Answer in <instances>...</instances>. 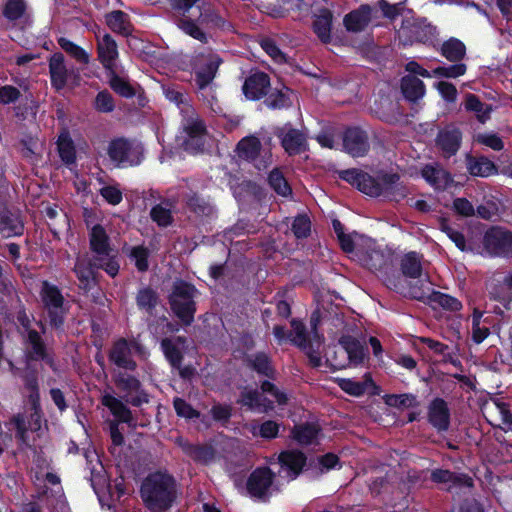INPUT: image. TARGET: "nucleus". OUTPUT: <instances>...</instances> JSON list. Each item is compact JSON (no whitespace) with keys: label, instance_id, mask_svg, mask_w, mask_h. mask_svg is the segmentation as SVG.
<instances>
[{"label":"nucleus","instance_id":"f257e3e1","mask_svg":"<svg viewBox=\"0 0 512 512\" xmlns=\"http://www.w3.org/2000/svg\"><path fill=\"white\" fill-rule=\"evenodd\" d=\"M163 93L170 102L180 108L183 114V130L179 136L181 146L191 152L200 150L204 145L205 126L190 105L188 95L184 90L172 86H164Z\"/></svg>","mask_w":512,"mask_h":512},{"label":"nucleus","instance_id":"f03ea898","mask_svg":"<svg viewBox=\"0 0 512 512\" xmlns=\"http://www.w3.org/2000/svg\"><path fill=\"white\" fill-rule=\"evenodd\" d=\"M141 497L152 512L169 508L174 499L173 479L160 472L149 475L142 484Z\"/></svg>","mask_w":512,"mask_h":512},{"label":"nucleus","instance_id":"7ed1b4c3","mask_svg":"<svg viewBox=\"0 0 512 512\" xmlns=\"http://www.w3.org/2000/svg\"><path fill=\"white\" fill-rule=\"evenodd\" d=\"M109 159L116 167L127 168L139 165L144 159V148L136 140L117 138L107 147Z\"/></svg>","mask_w":512,"mask_h":512},{"label":"nucleus","instance_id":"20e7f679","mask_svg":"<svg viewBox=\"0 0 512 512\" xmlns=\"http://www.w3.org/2000/svg\"><path fill=\"white\" fill-rule=\"evenodd\" d=\"M357 187L369 196L385 195L395 200L404 197L406 193L405 188L399 184V177L396 174H386L376 179L367 173H363Z\"/></svg>","mask_w":512,"mask_h":512},{"label":"nucleus","instance_id":"39448f33","mask_svg":"<svg viewBox=\"0 0 512 512\" xmlns=\"http://www.w3.org/2000/svg\"><path fill=\"white\" fill-rule=\"evenodd\" d=\"M197 290L190 284L177 281L170 295V306L174 314L186 325L192 323L196 311L194 298Z\"/></svg>","mask_w":512,"mask_h":512},{"label":"nucleus","instance_id":"423d86ee","mask_svg":"<svg viewBox=\"0 0 512 512\" xmlns=\"http://www.w3.org/2000/svg\"><path fill=\"white\" fill-rule=\"evenodd\" d=\"M41 296L45 307L49 311L51 323L55 326L60 325L64 312V298L61 292L56 286L43 282Z\"/></svg>","mask_w":512,"mask_h":512},{"label":"nucleus","instance_id":"0eeeda50","mask_svg":"<svg viewBox=\"0 0 512 512\" xmlns=\"http://www.w3.org/2000/svg\"><path fill=\"white\" fill-rule=\"evenodd\" d=\"M484 244L487 251L493 255H510L512 254V232L493 228L486 233Z\"/></svg>","mask_w":512,"mask_h":512},{"label":"nucleus","instance_id":"6e6552de","mask_svg":"<svg viewBox=\"0 0 512 512\" xmlns=\"http://www.w3.org/2000/svg\"><path fill=\"white\" fill-rule=\"evenodd\" d=\"M363 243L362 248H358L357 257L371 270H381L387 262V256L376 247L375 242L368 237H358V243Z\"/></svg>","mask_w":512,"mask_h":512},{"label":"nucleus","instance_id":"1a4fd4ad","mask_svg":"<svg viewBox=\"0 0 512 512\" xmlns=\"http://www.w3.org/2000/svg\"><path fill=\"white\" fill-rule=\"evenodd\" d=\"M221 58L216 54H209L201 59V63L196 65V84L201 91H207L211 94V82L215 78Z\"/></svg>","mask_w":512,"mask_h":512},{"label":"nucleus","instance_id":"9d476101","mask_svg":"<svg viewBox=\"0 0 512 512\" xmlns=\"http://www.w3.org/2000/svg\"><path fill=\"white\" fill-rule=\"evenodd\" d=\"M281 140V145L289 155H297L307 149V139L304 133L290 126L278 128L275 132Z\"/></svg>","mask_w":512,"mask_h":512},{"label":"nucleus","instance_id":"9b49d317","mask_svg":"<svg viewBox=\"0 0 512 512\" xmlns=\"http://www.w3.org/2000/svg\"><path fill=\"white\" fill-rule=\"evenodd\" d=\"M273 473L268 468L253 471L247 481V490L252 497L266 499L270 494Z\"/></svg>","mask_w":512,"mask_h":512},{"label":"nucleus","instance_id":"f8f14e48","mask_svg":"<svg viewBox=\"0 0 512 512\" xmlns=\"http://www.w3.org/2000/svg\"><path fill=\"white\" fill-rule=\"evenodd\" d=\"M96 39L98 60L108 72H113L116 69V60L119 56L116 41L107 33L102 36L97 34Z\"/></svg>","mask_w":512,"mask_h":512},{"label":"nucleus","instance_id":"ddd939ff","mask_svg":"<svg viewBox=\"0 0 512 512\" xmlns=\"http://www.w3.org/2000/svg\"><path fill=\"white\" fill-rule=\"evenodd\" d=\"M398 35L404 44L417 42H425L432 35V27L426 25L422 21H411L409 19L403 21Z\"/></svg>","mask_w":512,"mask_h":512},{"label":"nucleus","instance_id":"4468645a","mask_svg":"<svg viewBox=\"0 0 512 512\" xmlns=\"http://www.w3.org/2000/svg\"><path fill=\"white\" fill-rule=\"evenodd\" d=\"M199 0H178L176 7L182 11V17L178 20V27L187 35L193 37L200 42H207V35L201 30L199 25L191 20L186 13L193 7Z\"/></svg>","mask_w":512,"mask_h":512},{"label":"nucleus","instance_id":"2eb2a0df","mask_svg":"<svg viewBox=\"0 0 512 512\" xmlns=\"http://www.w3.org/2000/svg\"><path fill=\"white\" fill-rule=\"evenodd\" d=\"M345 151L352 157L364 156L368 149V137L359 128H350L346 131L343 139Z\"/></svg>","mask_w":512,"mask_h":512},{"label":"nucleus","instance_id":"dca6fc26","mask_svg":"<svg viewBox=\"0 0 512 512\" xmlns=\"http://www.w3.org/2000/svg\"><path fill=\"white\" fill-rule=\"evenodd\" d=\"M270 88L267 74L256 72L251 74L243 84V93L247 99L257 100L265 96Z\"/></svg>","mask_w":512,"mask_h":512},{"label":"nucleus","instance_id":"f3484780","mask_svg":"<svg viewBox=\"0 0 512 512\" xmlns=\"http://www.w3.org/2000/svg\"><path fill=\"white\" fill-rule=\"evenodd\" d=\"M431 479L435 483L444 484L447 490L462 487L470 488L473 486L471 477L465 474H456L449 470L436 469L432 471Z\"/></svg>","mask_w":512,"mask_h":512},{"label":"nucleus","instance_id":"a211bd4d","mask_svg":"<svg viewBox=\"0 0 512 512\" xmlns=\"http://www.w3.org/2000/svg\"><path fill=\"white\" fill-rule=\"evenodd\" d=\"M279 462L283 472H286L287 477L295 479L306 463V457L301 451L288 450L279 455Z\"/></svg>","mask_w":512,"mask_h":512},{"label":"nucleus","instance_id":"6ab92c4d","mask_svg":"<svg viewBox=\"0 0 512 512\" xmlns=\"http://www.w3.org/2000/svg\"><path fill=\"white\" fill-rule=\"evenodd\" d=\"M112 363L126 370H134L136 363L132 359L131 345L125 339L116 341L109 353Z\"/></svg>","mask_w":512,"mask_h":512},{"label":"nucleus","instance_id":"aec40b11","mask_svg":"<svg viewBox=\"0 0 512 512\" xmlns=\"http://www.w3.org/2000/svg\"><path fill=\"white\" fill-rule=\"evenodd\" d=\"M49 73L51 85L57 90H62L67 83L69 70L66 67L64 56L61 53H55L49 60Z\"/></svg>","mask_w":512,"mask_h":512},{"label":"nucleus","instance_id":"412c9836","mask_svg":"<svg viewBox=\"0 0 512 512\" xmlns=\"http://www.w3.org/2000/svg\"><path fill=\"white\" fill-rule=\"evenodd\" d=\"M33 412L30 414L28 420L21 415L18 414L14 416L12 422L14 423L17 429V435L23 443H27L26 433L27 431H39L41 429V415L39 410V403L36 407L32 406Z\"/></svg>","mask_w":512,"mask_h":512},{"label":"nucleus","instance_id":"4be33fe9","mask_svg":"<svg viewBox=\"0 0 512 512\" xmlns=\"http://www.w3.org/2000/svg\"><path fill=\"white\" fill-rule=\"evenodd\" d=\"M421 174L436 189H444L452 182L450 174L437 163L425 165L422 168Z\"/></svg>","mask_w":512,"mask_h":512},{"label":"nucleus","instance_id":"5701e85b","mask_svg":"<svg viewBox=\"0 0 512 512\" xmlns=\"http://www.w3.org/2000/svg\"><path fill=\"white\" fill-rule=\"evenodd\" d=\"M449 410L442 399H434L428 410L429 422L439 431H445L449 427Z\"/></svg>","mask_w":512,"mask_h":512},{"label":"nucleus","instance_id":"b1692460","mask_svg":"<svg viewBox=\"0 0 512 512\" xmlns=\"http://www.w3.org/2000/svg\"><path fill=\"white\" fill-rule=\"evenodd\" d=\"M90 245L95 253V257L99 256V259H106L105 257L109 256V253L112 252L106 231L100 225H95L91 228Z\"/></svg>","mask_w":512,"mask_h":512},{"label":"nucleus","instance_id":"393cba45","mask_svg":"<svg viewBox=\"0 0 512 512\" xmlns=\"http://www.w3.org/2000/svg\"><path fill=\"white\" fill-rule=\"evenodd\" d=\"M291 327L292 331L289 337L291 338V341L301 349L306 350L310 347L312 348L314 343H316L317 346L321 345V340L317 332H314L313 338H310L306 333L303 323L292 320Z\"/></svg>","mask_w":512,"mask_h":512},{"label":"nucleus","instance_id":"a878e982","mask_svg":"<svg viewBox=\"0 0 512 512\" xmlns=\"http://www.w3.org/2000/svg\"><path fill=\"white\" fill-rule=\"evenodd\" d=\"M370 18V7L363 5L358 10L347 14L344 18V24L347 30L352 32H359L368 25Z\"/></svg>","mask_w":512,"mask_h":512},{"label":"nucleus","instance_id":"bb28decb","mask_svg":"<svg viewBox=\"0 0 512 512\" xmlns=\"http://www.w3.org/2000/svg\"><path fill=\"white\" fill-rule=\"evenodd\" d=\"M102 404L110 410L115 418H117V422L128 424L132 423L133 417L131 411L118 398L110 394H106L102 397Z\"/></svg>","mask_w":512,"mask_h":512},{"label":"nucleus","instance_id":"cd10ccee","mask_svg":"<svg viewBox=\"0 0 512 512\" xmlns=\"http://www.w3.org/2000/svg\"><path fill=\"white\" fill-rule=\"evenodd\" d=\"M466 165L473 176L489 177L497 174L495 164L486 157H468Z\"/></svg>","mask_w":512,"mask_h":512},{"label":"nucleus","instance_id":"c85d7f7f","mask_svg":"<svg viewBox=\"0 0 512 512\" xmlns=\"http://www.w3.org/2000/svg\"><path fill=\"white\" fill-rule=\"evenodd\" d=\"M240 401L242 405L257 412H267L273 408L272 401L257 391L243 392Z\"/></svg>","mask_w":512,"mask_h":512},{"label":"nucleus","instance_id":"c756f323","mask_svg":"<svg viewBox=\"0 0 512 512\" xmlns=\"http://www.w3.org/2000/svg\"><path fill=\"white\" fill-rule=\"evenodd\" d=\"M340 344L347 353L351 364L358 365L362 363L365 358V348L357 339L351 336H343L340 339Z\"/></svg>","mask_w":512,"mask_h":512},{"label":"nucleus","instance_id":"7c9ffc66","mask_svg":"<svg viewBox=\"0 0 512 512\" xmlns=\"http://www.w3.org/2000/svg\"><path fill=\"white\" fill-rule=\"evenodd\" d=\"M461 135L459 130L455 128L445 129L441 131L437 137L438 145L447 154H455L460 145Z\"/></svg>","mask_w":512,"mask_h":512},{"label":"nucleus","instance_id":"2f4dec72","mask_svg":"<svg viewBox=\"0 0 512 512\" xmlns=\"http://www.w3.org/2000/svg\"><path fill=\"white\" fill-rule=\"evenodd\" d=\"M95 268H97V266H94V262L91 263L88 258H78L74 270L81 287L87 289L94 282Z\"/></svg>","mask_w":512,"mask_h":512},{"label":"nucleus","instance_id":"473e14b6","mask_svg":"<svg viewBox=\"0 0 512 512\" xmlns=\"http://www.w3.org/2000/svg\"><path fill=\"white\" fill-rule=\"evenodd\" d=\"M332 13L321 9L313 23L314 31L323 42H329L331 37Z\"/></svg>","mask_w":512,"mask_h":512},{"label":"nucleus","instance_id":"72a5a7b5","mask_svg":"<svg viewBox=\"0 0 512 512\" xmlns=\"http://www.w3.org/2000/svg\"><path fill=\"white\" fill-rule=\"evenodd\" d=\"M401 89L405 98L410 101H416L425 94L424 83L415 76L404 77L401 82Z\"/></svg>","mask_w":512,"mask_h":512},{"label":"nucleus","instance_id":"f704fd0d","mask_svg":"<svg viewBox=\"0 0 512 512\" xmlns=\"http://www.w3.org/2000/svg\"><path fill=\"white\" fill-rule=\"evenodd\" d=\"M401 271L403 275L410 278H420L422 276V264L420 256L416 252H409L401 259Z\"/></svg>","mask_w":512,"mask_h":512},{"label":"nucleus","instance_id":"c9c22d12","mask_svg":"<svg viewBox=\"0 0 512 512\" xmlns=\"http://www.w3.org/2000/svg\"><path fill=\"white\" fill-rule=\"evenodd\" d=\"M261 149V142L255 136H247L237 145L238 155L247 160H255Z\"/></svg>","mask_w":512,"mask_h":512},{"label":"nucleus","instance_id":"e433bc0d","mask_svg":"<svg viewBox=\"0 0 512 512\" xmlns=\"http://www.w3.org/2000/svg\"><path fill=\"white\" fill-rule=\"evenodd\" d=\"M319 429L314 424L296 426L293 430V438L300 444L308 445L317 440Z\"/></svg>","mask_w":512,"mask_h":512},{"label":"nucleus","instance_id":"4c0bfd02","mask_svg":"<svg viewBox=\"0 0 512 512\" xmlns=\"http://www.w3.org/2000/svg\"><path fill=\"white\" fill-rule=\"evenodd\" d=\"M441 53L449 61H458L465 56L466 47L460 40L451 38L443 43Z\"/></svg>","mask_w":512,"mask_h":512},{"label":"nucleus","instance_id":"58836bf2","mask_svg":"<svg viewBox=\"0 0 512 512\" xmlns=\"http://www.w3.org/2000/svg\"><path fill=\"white\" fill-rule=\"evenodd\" d=\"M106 23L116 33L128 34L130 30V24L128 16L122 11H113L106 16Z\"/></svg>","mask_w":512,"mask_h":512},{"label":"nucleus","instance_id":"ea45409f","mask_svg":"<svg viewBox=\"0 0 512 512\" xmlns=\"http://www.w3.org/2000/svg\"><path fill=\"white\" fill-rule=\"evenodd\" d=\"M22 224L19 218L12 214L0 215V234L11 237L22 232Z\"/></svg>","mask_w":512,"mask_h":512},{"label":"nucleus","instance_id":"a19ab883","mask_svg":"<svg viewBox=\"0 0 512 512\" xmlns=\"http://www.w3.org/2000/svg\"><path fill=\"white\" fill-rule=\"evenodd\" d=\"M59 46L68 53L71 57H73L76 61L87 64L89 62V54L80 46L70 41L65 37H60L58 39Z\"/></svg>","mask_w":512,"mask_h":512},{"label":"nucleus","instance_id":"79ce46f5","mask_svg":"<svg viewBox=\"0 0 512 512\" xmlns=\"http://www.w3.org/2000/svg\"><path fill=\"white\" fill-rule=\"evenodd\" d=\"M465 108L469 111H473L476 113L477 115V118L479 119V121L481 122H485L489 116H490V112H491V106L490 105H487V104H484L482 103L475 95L473 94H468L466 96V100H465Z\"/></svg>","mask_w":512,"mask_h":512},{"label":"nucleus","instance_id":"37998d69","mask_svg":"<svg viewBox=\"0 0 512 512\" xmlns=\"http://www.w3.org/2000/svg\"><path fill=\"white\" fill-rule=\"evenodd\" d=\"M270 187L280 196L287 197L291 195L292 190L283 174L278 170L274 169L271 171L268 177Z\"/></svg>","mask_w":512,"mask_h":512},{"label":"nucleus","instance_id":"c03bdc74","mask_svg":"<svg viewBox=\"0 0 512 512\" xmlns=\"http://www.w3.org/2000/svg\"><path fill=\"white\" fill-rule=\"evenodd\" d=\"M250 366L259 374L267 377H273L274 370L270 365L268 356L264 353H257L248 358Z\"/></svg>","mask_w":512,"mask_h":512},{"label":"nucleus","instance_id":"a18cd8bd","mask_svg":"<svg viewBox=\"0 0 512 512\" xmlns=\"http://www.w3.org/2000/svg\"><path fill=\"white\" fill-rule=\"evenodd\" d=\"M109 76L110 86L116 93L123 97H132L134 95L133 88L128 82L116 74V69H114L113 72H109Z\"/></svg>","mask_w":512,"mask_h":512},{"label":"nucleus","instance_id":"49530a36","mask_svg":"<svg viewBox=\"0 0 512 512\" xmlns=\"http://www.w3.org/2000/svg\"><path fill=\"white\" fill-rule=\"evenodd\" d=\"M58 151L61 159L67 163H73L75 160V148L71 139L66 135H61L58 139Z\"/></svg>","mask_w":512,"mask_h":512},{"label":"nucleus","instance_id":"de8ad7c7","mask_svg":"<svg viewBox=\"0 0 512 512\" xmlns=\"http://www.w3.org/2000/svg\"><path fill=\"white\" fill-rule=\"evenodd\" d=\"M165 357L173 367H179L182 361V355L178 348L172 343L171 339L165 338L161 342Z\"/></svg>","mask_w":512,"mask_h":512},{"label":"nucleus","instance_id":"09e8293b","mask_svg":"<svg viewBox=\"0 0 512 512\" xmlns=\"http://www.w3.org/2000/svg\"><path fill=\"white\" fill-rule=\"evenodd\" d=\"M28 343L30 345V355L33 359H45V349L41 342L40 335L35 330L28 331Z\"/></svg>","mask_w":512,"mask_h":512},{"label":"nucleus","instance_id":"8fccbe9b","mask_svg":"<svg viewBox=\"0 0 512 512\" xmlns=\"http://www.w3.org/2000/svg\"><path fill=\"white\" fill-rule=\"evenodd\" d=\"M467 67L463 63L450 65V66H441L437 67L433 70V76L435 77H445V78H457L466 73Z\"/></svg>","mask_w":512,"mask_h":512},{"label":"nucleus","instance_id":"3c124183","mask_svg":"<svg viewBox=\"0 0 512 512\" xmlns=\"http://www.w3.org/2000/svg\"><path fill=\"white\" fill-rule=\"evenodd\" d=\"M25 9L24 0H7L3 14L9 20H17L24 14Z\"/></svg>","mask_w":512,"mask_h":512},{"label":"nucleus","instance_id":"603ef678","mask_svg":"<svg viewBox=\"0 0 512 512\" xmlns=\"http://www.w3.org/2000/svg\"><path fill=\"white\" fill-rule=\"evenodd\" d=\"M279 426L276 422L268 420L261 425H253L251 432L254 436L260 435L263 438H275L278 434Z\"/></svg>","mask_w":512,"mask_h":512},{"label":"nucleus","instance_id":"864d4df0","mask_svg":"<svg viewBox=\"0 0 512 512\" xmlns=\"http://www.w3.org/2000/svg\"><path fill=\"white\" fill-rule=\"evenodd\" d=\"M368 383L372 384V380L370 377L367 376L366 382H364V383L354 382L350 379H341L339 384H340V387L345 392H347L353 396H360L366 391Z\"/></svg>","mask_w":512,"mask_h":512},{"label":"nucleus","instance_id":"5fc2aeb1","mask_svg":"<svg viewBox=\"0 0 512 512\" xmlns=\"http://www.w3.org/2000/svg\"><path fill=\"white\" fill-rule=\"evenodd\" d=\"M137 304L146 311L152 310L157 304L156 293L151 289H143L137 295Z\"/></svg>","mask_w":512,"mask_h":512},{"label":"nucleus","instance_id":"6e6d98bb","mask_svg":"<svg viewBox=\"0 0 512 512\" xmlns=\"http://www.w3.org/2000/svg\"><path fill=\"white\" fill-rule=\"evenodd\" d=\"M358 237H363L362 235H359L357 233L355 234H344L340 236L339 242L341 245V248L348 253L354 252L355 255H358V248H362L363 243L359 242L358 244Z\"/></svg>","mask_w":512,"mask_h":512},{"label":"nucleus","instance_id":"4d7b16f0","mask_svg":"<svg viewBox=\"0 0 512 512\" xmlns=\"http://www.w3.org/2000/svg\"><path fill=\"white\" fill-rule=\"evenodd\" d=\"M131 258L134 260L135 266L139 271H146L148 269V249L142 246H136L131 249Z\"/></svg>","mask_w":512,"mask_h":512},{"label":"nucleus","instance_id":"13d9d810","mask_svg":"<svg viewBox=\"0 0 512 512\" xmlns=\"http://www.w3.org/2000/svg\"><path fill=\"white\" fill-rule=\"evenodd\" d=\"M150 215L159 226H168L172 220L171 211L162 204L153 207Z\"/></svg>","mask_w":512,"mask_h":512},{"label":"nucleus","instance_id":"bf43d9fd","mask_svg":"<svg viewBox=\"0 0 512 512\" xmlns=\"http://www.w3.org/2000/svg\"><path fill=\"white\" fill-rule=\"evenodd\" d=\"M311 223L307 216L299 215L292 223V231L297 238L307 237L310 233Z\"/></svg>","mask_w":512,"mask_h":512},{"label":"nucleus","instance_id":"052dcab7","mask_svg":"<svg viewBox=\"0 0 512 512\" xmlns=\"http://www.w3.org/2000/svg\"><path fill=\"white\" fill-rule=\"evenodd\" d=\"M115 383L117 387L126 392L138 391L140 387V382L135 377L123 373L116 376Z\"/></svg>","mask_w":512,"mask_h":512},{"label":"nucleus","instance_id":"680f3d73","mask_svg":"<svg viewBox=\"0 0 512 512\" xmlns=\"http://www.w3.org/2000/svg\"><path fill=\"white\" fill-rule=\"evenodd\" d=\"M105 258L106 259H99V256L95 257L94 266L104 269L108 275L115 277L119 271L118 262L114 259L111 253H109V256H106Z\"/></svg>","mask_w":512,"mask_h":512},{"label":"nucleus","instance_id":"e2e57ef3","mask_svg":"<svg viewBox=\"0 0 512 512\" xmlns=\"http://www.w3.org/2000/svg\"><path fill=\"white\" fill-rule=\"evenodd\" d=\"M188 205L199 216H209L213 213V207L197 196L191 197Z\"/></svg>","mask_w":512,"mask_h":512},{"label":"nucleus","instance_id":"0e129e2a","mask_svg":"<svg viewBox=\"0 0 512 512\" xmlns=\"http://www.w3.org/2000/svg\"><path fill=\"white\" fill-rule=\"evenodd\" d=\"M95 108L100 112H111L114 109L113 97L106 91L99 92L95 99Z\"/></svg>","mask_w":512,"mask_h":512},{"label":"nucleus","instance_id":"69168bd1","mask_svg":"<svg viewBox=\"0 0 512 512\" xmlns=\"http://www.w3.org/2000/svg\"><path fill=\"white\" fill-rule=\"evenodd\" d=\"M109 427L110 437L112 440V446L110 450L112 454H116L117 452H119V448L124 444V436L122 432L119 430V424L117 421H111Z\"/></svg>","mask_w":512,"mask_h":512},{"label":"nucleus","instance_id":"338daca9","mask_svg":"<svg viewBox=\"0 0 512 512\" xmlns=\"http://www.w3.org/2000/svg\"><path fill=\"white\" fill-rule=\"evenodd\" d=\"M21 96V92L18 88L5 85L0 87V104L7 105L16 102Z\"/></svg>","mask_w":512,"mask_h":512},{"label":"nucleus","instance_id":"774afa93","mask_svg":"<svg viewBox=\"0 0 512 512\" xmlns=\"http://www.w3.org/2000/svg\"><path fill=\"white\" fill-rule=\"evenodd\" d=\"M434 301L441 307L451 311H458L462 307V304L458 299L447 294H435Z\"/></svg>","mask_w":512,"mask_h":512}]
</instances>
